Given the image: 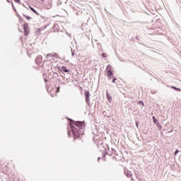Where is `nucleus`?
<instances>
[{
	"instance_id": "obj_1",
	"label": "nucleus",
	"mask_w": 181,
	"mask_h": 181,
	"mask_svg": "<svg viewBox=\"0 0 181 181\" xmlns=\"http://www.w3.org/2000/svg\"><path fill=\"white\" fill-rule=\"evenodd\" d=\"M70 126L71 128L72 129V134L74 135V138H79L80 136L81 135V130L77 127H76V126L73 125V123H70Z\"/></svg>"
},
{
	"instance_id": "obj_2",
	"label": "nucleus",
	"mask_w": 181,
	"mask_h": 181,
	"mask_svg": "<svg viewBox=\"0 0 181 181\" xmlns=\"http://www.w3.org/2000/svg\"><path fill=\"white\" fill-rule=\"evenodd\" d=\"M72 124L74 125V127H75L76 128H78V129H81L83 127H84V123L81 122H76L75 123H72Z\"/></svg>"
},
{
	"instance_id": "obj_3",
	"label": "nucleus",
	"mask_w": 181,
	"mask_h": 181,
	"mask_svg": "<svg viewBox=\"0 0 181 181\" xmlns=\"http://www.w3.org/2000/svg\"><path fill=\"white\" fill-rule=\"evenodd\" d=\"M23 32H24L25 36H28V35H29V25H28V23H24Z\"/></svg>"
},
{
	"instance_id": "obj_4",
	"label": "nucleus",
	"mask_w": 181,
	"mask_h": 181,
	"mask_svg": "<svg viewBox=\"0 0 181 181\" xmlns=\"http://www.w3.org/2000/svg\"><path fill=\"white\" fill-rule=\"evenodd\" d=\"M50 57H55L56 59H57L59 58V54L56 52H52V53L47 54L46 55L47 59H50Z\"/></svg>"
},
{
	"instance_id": "obj_5",
	"label": "nucleus",
	"mask_w": 181,
	"mask_h": 181,
	"mask_svg": "<svg viewBox=\"0 0 181 181\" xmlns=\"http://www.w3.org/2000/svg\"><path fill=\"white\" fill-rule=\"evenodd\" d=\"M84 94L86 97V101L87 104H88L90 103V92L88 90H85Z\"/></svg>"
},
{
	"instance_id": "obj_6",
	"label": "nucleus",
	"mask_w": 181,
	"mask_h": 181,
	"mask_svg": "<svg viewBox=\"0 0 181 181\" xmlns=\"http://www.w3.org/2000/svg\"><path fill=\"white\" fill-rule=\"evenodd\" d=\"M42 60H43V57H42V55H39V56L35 59V63H37V64H42Z\"/></svg>"
},
{
	"instance_id": "obj_7",
	"label": "nucleus",
	"mask_w": 181,
	"mask_h": 181,
	"mask_svg": "<svg viewBox=\"0 0 181 181\" xmlns=\"http://www.w3.org/2000/svg\"><path fill=\"white\" fill-rule=\"evenodd\" d=\"M106 95H107V98L108 100V102L111 103V101L112 100V98H111V95H109L108 92H107Z\"/></svg>"
},
{
	"instance_id": "obj_8",
	"label": "nucleus",
	"mask_w": 181,
	"mask_h": 181,
	"mask_svg": "<svg viewBox=\"0 0 181 181\" xmlns=\"http://www.w3.org/2000/svg\"><path fill=\"white\" fill-rule=\"evenodd\" d=\"M107 76L111 78V76H112V71L111 70H107Z\"/></svg>"
},
{
	"instance_id": "obj_9",
	"label": "nucleus",
	"mask_w": 181,
	"mask_h": 181,
	"mask_svg": "<svg viewBox=\"0 0 181 181\" xmlns=\"http://www.w3.org/2000/svg\"><path fill=\"white\" fill-rule=\"evenodd\" d=\"M62 70L65 73H69V71L66 66H62Z\"/></svg>"
},
{
	"instance_id": "obj_10",
	"label": "nucleus",
	"mask_w": 181,
	"mask_h": 181,
	"mask_svg": "<svg viewBox=\"0 0 181 181\" xmlns=\"http://www.w3.org/2000/svg\"><path fill=\"white\" fill-rule=\"evenodd\" d=\"M30 9H31L32 11H33L34 13H35L36 15H37V11H36V10H35V8H33V7H30Z\"/></svg>"
},
{
	"instance_id": "obj_11",
	"label": "nucleus",
	"mask_w": 181,
	"mask_h": 181,
	"mask_svg": "<svg viewBox=\"0 0 181 181\" xmlns=\"http://www.w3.org/2000/svg\"><path fill=\"white\" fill-rule=\"evenodd\" d=\"M172 88H173L174 90H176L177 91H181V89L179 88H176L175 86H172Z\"/></svg>"
},
{
	"instance_id": "obj_12",
	"label": "nucleus",
	"mask_w": 181,
	"mask_h": 181,
	"mask_svg": "<svg viewBox=\"0 0 181 181\" xmlns=\"http://www.w3.org/2000/svg\"><path fill=\"white\" fill-rule=\"evenodd\" d=\"M112 69V67L111 66V65H108L107 66V70H110L111 71Z\"/></svg>"
},
{
	"instance_id": "obj_13",
	"label": "nucleus",
	"mask_w": 181,
	"mask_h": 181,
	"mask_svg": "<svg viewBox=\"0 0 181 181\" xmlns=\"http://www.w3.org/2000/svg\"><path fill=\"white\" fill-rule=\"evenodd\" d=\"M102 57H103L104 58H106L107 57V54L106 53H103Z\"/></svg>"
},
{
	"instance_id": "obj_14",
	"label": "nucleus",
	"mask_w": 181,
	"mask_h": 181,
	"mask_svg": "<svg viewBox=\"0 0 181 181\" xmlns=\"http://www.w3.org/2000/svg\"><path fill=\"white\" fill-rule=\"evenodd\" d=\"M153 122H155V124H156V121H158V120L156 119L155 116L153 117Z\"/></svg>"
},
{
	"instance_id": "obj_15",
	"label": "nucleus",
	"mask_w": 181,
	"mask_h": 181,
	"mask_svg": "<svg viewBox=\"0 0 181 181\" xmlns=\"http://www.w3.org/2000/svg\"><path fill=\"white\" fill-rule=\"evenodd\" d=\"M57 93H60V87L57 88Z\"/></svg>"
},
{
	"instance_id": "obj_16",
	"label": "nucleus",
	"mask_w": 181,
	"mask_h": 181,
	"mask_svg": "<svg viewBox=\"0 0 181 181\" xmlns=\"http://www.w3.org/2000/svg\"><path fill=\"white\" fill-rule=\"evenodd\" d=\"M14 1H16V4H21V0H14Z\"/></svg>"
},
{
	"instance_id": "obj_17",
	"label": "nucleus",
	"mask_w": 181,
	"mask_h": 181,
	"mask_svg": "<svg viewBox=\"0 0 181 181\" xmlns=\"http://www.w3.org/2000/svg\"><path fill=\"white\" fill-rule=\"evenodd\" d=\"M30 19H32V18H30V17H29V16H27V17H26V20H27V21H30Z\"/></svg>"
},
{
	"instance_id": "obj_18",
	"label": "nucleus",
	"mask_w": 181,
	"mask_h": 181,
	"mask_svg": "<svg viewBox=\"0 0 181 181\" xmlns=\"http://www.w3.org/2000/svg\"><path fill=\"white\" fill-rule=\"evenodd\" d=\"M177 153H179V150H176L175 152V155H177Z\"/></svg>"
},
{
	"instance_id": "obj_19",
	"label": "nucleus",
	"mask_w": 181,
	"mask_h": 181,
	"mask_svg": "<svg viewBox=\"0 0 181 181\" xmlns=\"http://www.w3.org/2000/svg\"><path fill=\"white\" fill-rule=\"evenodd\" d=\"M131 175H131V173H129V174H127V177H131Z\"/></svg>"
},
{
	"instance_id": "obj_20",
	"label": "nucleus",
	"mask_w": 181,
	"mask_h": 181,
	"mask_svg": "<svg viewBox=\"0 0 181 181\" xmlns=\"http://www.w3.org/2000/svg\"><path fill=\"white\" fill-rule=\"evenodd\" d=\"M117 80V78H113V80H112V83H115V81Z\"/></svg>"
},
{
	"instance_id": "obj_21",
	"label": "nucleus",
	"mask_w": 181,
	"mask_h": 181,
	"mask_svg": "<svg viewBox=\"0 0 181 181\" xmlns=\"http://www.w3.org/2000/svg\"><path fill=\"white\" fill-rule=\"evenodd\" d=\"M136 126L138 127V123H136Z\"/></svg>"
},
{
	"instance_id": "obj_22",
	"label": "nucleus",
	"mask_w": 181,
	"mask_h": 181,
	"mask_svg": "<svg viewBox=\"0 0 181 181\" xmlns=\"http://www.w3.org/2000/svg\"><path fill=\"white\" fill-rule=\"evenodd\" d=\"M42 2H43V1H45V0H41Z\"/></svg>"
}]
</instances>
